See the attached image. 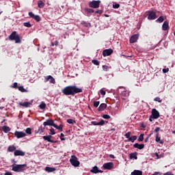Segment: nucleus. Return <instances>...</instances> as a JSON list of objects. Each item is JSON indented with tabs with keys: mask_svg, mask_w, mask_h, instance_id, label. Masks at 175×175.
<instances>
[{
	"mask_svg": "<svg viewBox=\"0 0 175 175\" xmlns=\"http://www.w3.org/2000/svg\"><path fill=\"white\" fill-rule=\"evenodd\" d=\"M62 94L66 96H75L76 94H81L83 92V89L77 87L76 85H68L62 90Z\"/></svg>",
	"mask_w": 175,
	"mask_h": 175,
	"instance_id": "nucleus-1",
	"label": "nucleus"
},
{
	"mask_svg": "<svg viewBox=\"0 0 175 175\" xmlns=\"http://www.w3.org/2000/svg\"><path fill=\"white\" fill-rule=\"evenodd\" d=\"M8 40L10 41L14 40L15 43H21V38H20V35H18L16 31H14L11 33V34L8 36Z\"/></svg>",
	"mask_w": 175,
	"mask_h": 175,
	"instance_id": "nucleus-2",
	"label": "nucleus"
},
{
	"mask_svg": "<svg viewBox=\"0 0 175 175\" xmlns=\"http://www.w3.org/2000/svg\"><path fill=\"white\" fill-rule=\"evenodd\" d=\"M25 167H27V164H22V165H17V164H13L12 165V169L13 172H24L25 170Z\"/></svg>",
	"mask_w": 175,
	"mask_h": 175,
	"instance_id": "nucleus-3",
	"label": "nucleus"
},
{
	"mask_svg": "<svg viewBox=\"0 0 175 175\" xmlns=\"http://www.w3.org/2000/svg\"><path fill=\"white\" fill-rule=\"evenodd\" d=\"M70 162L75 167H79L80 166V161H79L77 157L75 155H72L70 159Z\"/></svg>",
	"mask_w": 175,
	"mask_h": 175,
	"instance_id": "nucleus-4",
	"label": "nucleus"
},
{
	"mask_svg": "<svg viewBox=\"0 0 175 175\" xmlns=\"http://www.w3.org/2000/svg\"><path fill=\"white\" fill-rule=\"evenodd\" d=\"M100 0L95 1L93 0L89 2V6L92 9H98L100 5Z\"/></svg>",
	"mask_w": 175,
	"mask_h": 175,
	"instance_id": "nucleus-5",
	"label": "nucleus"
},
{
	"mask_svg": "<svg viewBox=\"0 0 175 175\" xmlns=\"http://www.w3.org/2000/svg\"><path fill=\"white\" fill-rule=\"evenodd\" d=\"M103 167H104L105 170H111V169L114 167V163H113V162L105 163L103 164Z\"/></svg>",
	"mask_w": 175,
	"mask_h": 175,
	"instance_id": "nucleus-6",
	"label": "nucleus"
},
{
	"mask_svg": "<svg viewBox=\"0 0 175 175\" xmlns=\"http://www.w3.org/2000/svg\"><path fill=\"white\" fill-rule=\"evenodd\" d=\"M148 20H155L157 18V13L154 11L148 12Z\"/></svg>",
	"mask_w": 175,
	"mask_h": 175,
	"instance_id": "nucleus-7",
	"label": "nucleus"
},
{
	"mask_svg": "<svg viewBox=\"0 0 175 175\" xmlns=\"http://www.w3.org/2000/svg\"><path fill=\"white\" fill-rule=\"evenodd\" d=\"M55 124V123H54V120L52 119H48V120H46V122H44V123H43L44 128H46V126H54Z\"/></svg>",
	"mask_w": 175,
	"mask_h": 175,
	"instance_id": "nucleus-8",
	"label": "nucleus"
},
{
	"mask_svg": "<svg viewBox=\"0 0 175 175\" xmlns=\"http://www.w3.org/2000/svg\"><path fill=\"white\" fill-rule=\"evenodd\" d=\"M151 116L154 120H157V118H159V111L157 109H152Z\"/></svg>",
	"mask_w": 175,
	"mask_h": 175,
	"instance_id": "nucleus-9",
	"label": "nucleus"
},
{
	"mask_svg": "<svg viewBox=\"0 0 175 175\" xmlns=\"http://www.w3.org/2000/svg\"><path fill=\"white\" fill-rule=\"evenodd\" d=\"M14 136H16L17 139H21V137H25L27 134L23 131H15Z\"/></svg>",
	"mask_w": 175,
	"mask_h": 175,
	"instance_id": "nucleus-10",
	"label": "nucleus"
},
{
	"mask_svg": "<svg viewBox=\"0 0 175 175\" xmlns=\"http://www.w3.org/2000/svg\"><path fill=\"white\" fill-rule=\"evenodd\" d=\"M112 54H113V49H105L103 51V57H109V55H111Z\"/></svg>",
	"mask_w": 175,
	"mask_h": 175,
	"instance_id": "nucleus-11",
	"label": "nucleus"
},
{
	"mask_svg": "<svg viewBox=\"0 0 175 175\" xmlns=\"http://www.w3.org/2000/svg\"><path fill=\"white\" fill-rule=\"evenodd\" d=\"M139 39V34H134L130 38V43H136Z\"/></svg>",
	"mask_w": 175,
	"mask_h": 175,
	"instance_id": "nucleus-12",
	"label": "nucleus"
},
{
	"mask_svg": "<svg viewBox=\"0 0 175 175\" xmlns=\"http://www.w3.org/2000/svg\"><path fill=\"white\" fill-rule=\"evenodd\" d=\"M91 173H94V174H96L98 173H103V170H99L98 166L95 165L92 167V169L90 170Z\"/></svg>",
	"mask_w": 175,
	"mask_h": 175,
	"instance_id": "nucleus-13",
	"label": "nucleus"
},
{
	"mask_svg": "<svg viewBox=\"0 0 175 175\" xmlns=\"http://www.w3.org/2000/svg\"><path fill=\"white\" fill-rule=\"evenodd\" d=\"M49 80H50V83H51L52 84H55V79H54L53 77V76L51 75H49V76H46L45 77V83H47V81H49Z\"/></svg>",
	"mask_w": 175,
	"mask_h": 175,
	"instance_id": "nucleus-14",
	"label": "nucleus"
},
{
	"mask_svg": "<svg viewBox=\"0 0 175 175\" xmlns=\"http://www.w3.org/2000/svg\"><path fill=\"white\" fill-rule=\"evenodd\" d=\"M14 157H24V155H25V152L20 150H15L14 152Z\"/></svg>",
	"mask_w": 175,
	"mask_h": 175,
	"instance_id": "nucleus-15",
	"label": "nucleus"
},
{
	"mask_svg": "<svg viewBox=\"0 0 175 175\" xmlns=\"http://www.w3.org/2000/svg\"><path fill=\"white\" fill-rule=\"evenodd\" d=\"M85 13L87 14V16L88 17H90V16H91L92 13H95V10H94V9H92V8H85Z\"/></svg>",
	"mask_w": 175,
	"mask_h": 175,
	"instance_id": "nucleus-16",
	"label": "nucleus"
},
{
	"mask_svg": "<svg viewBox=\"0 0 175 175\" xmlns=\"http://www.w3.org/2000/svg\"><path fill=\"white\" fill-rule=\"evenodd\" d=\"M91 124H92V125H94V126L98 125L100 126H103V125H105V120H103V119H102L99 122L92 121V122H91Z\"/></svg>",
	"mask_w": 175,
	"mask_h": 175,
	"instance_id": "nucleus-17",
	"label": "nucleus"
},
{
	"mask_svg": "<svg viewBox=\"0 0 175 175\" xmlns=\"http://www.w3.org/2000/svg\"><path fill=\"white\" fill-rule=\"evenodd\" d=\"M121 96L123 100H126V98L129 96V93L126 91H123L121 94Z\"/></svg>",
	"mask_w": 175,
	"mask_h": 175,
	"instance_id": "nucleus-18",
	"label": "nucleus"
},
{
	"mask_svg": "<svg viewBox=\"0 0 175 175\" xmlns=\"http://www.w3.org/2000/svg\"><path fill=\"white\" fill-rule=\"evenodd\" d=\"M163 31H169V22L165 21L162 25Z\"/></svg>",
	"mask_w": 175,
	"mask_h": 175,
	"instance_id": "nucleus-19",
	"label": "nucleus"
},
{
	"mask_svg": "<svg viewBox=\"0 0 175 175\" xmlns=\"http://www.w3.org/2000/svg\"><path fill=\"white\" fill-rule=\"evenodd\" d=\"M45 129H46V127H44H44L42 126H40L38 128V131H36V130L35 131V133H39L40 135H42V133H43V132H44Z\"/></svg>",
	"mask_w": 175,
	"mask_h": 175,
	"instance_id": "nucleus-20",
	"label": "nucleus"
},
{
	"mask_svg": "<svg viewBox=\"0 0 175 175\" xmlns=\"http://www.w3.org/2000/svg\"><path fill=\"white\" fill-rule=\"evenodd\" d=\"M133 147L134 148H138V150H143L144 148V144H139L138 143H135Z\"/></svg>",
	"mask_w": 175,
	"mask_h": 175,
	"instance_id": "nucleus-21",
	"label": "nucleus"
},
{
	"mask_svg": "<svg viewBox=\"0 0 175 175\" xmlns=\"http://www.w3.org/2000/svg\"><path fill=\"white\" fill-rule=\"evenodd\" d=\"M51 137H53L52 135L42 136V138L44 139V140H47L49 143H54V141L51 139Z\"/></svg>",
	"mask_w": 175,
	"mask_h": 175,
	"instance_id": "nucleus-22",
	"label": "nucleus"
},
{
	"mask_svg": "<svg viewBox=\"0 0 175 175\" xmlns=\"http://www.w3.org/2000/svg\"><path fill=\"white\" fill-rule=\"evenodd\" d=\"M31 105H32V103H29V102L19 103V105L23 106V107H29Z\"/></svg>",
	"mask_w": 175,
	"mask_h": 175,
	"instance_id": "nucleus-23",
	"label": "nucleus"
},
{
	"mask_svg": "<svg viewBox=\"0 0 175 175\" xmlns=\"http://www.w3.org/2000/svg\"><path fill=\"white\" fill-rule=\"evenodd\" d=\"M106 107H107V105H106L105 103H102L98 107V111H103V110H105Z\"/></svg>",
	"mask_w": 175,
	"mask_h": 175,
	"instance_id": "nucleus-24",
	"label": "nucleus"
},
{
	"mask_svg": "<svg viewBox=\"0 0 175 175\" xmlns=\"http://www.w3.org/2000/svg\"><path fill=\"white\" fill-rule=\"evenodd\" d=\"M156 142L157 143H159L160 144H163V140L161 139V137H159V133H157L156 135Z\"/></svg>",
	"mask_w": 175,
	"mask_h": 175,
	"instance_id": "nucleus-25",
	"label": "nucleus"
},
{
	"mask_svg": "<svg viewBox=\"0 0 175 175\" xmlns=\"http://www.w3.org/2000/svg\"><path fill=\"white\" fill-rule=\"evenodd\" d=\"M129 159H137V152H132L129 155Z\"/></svg>",
	"mask_w": 175,
	"mask_h": 175,
	"instance_id": "nucleus-26",
	"label": "nucleus"
},
{
	"mask_svg": "<svg viewBox=\"0 0 175 175\" xmlns=\"http://www.w3.org/2000/svg\"><path fill=\"white\" fill-rule=\"evenodd\" d=\"M135 140H137V136L133 135L129 137L126 142H131V143H135Z\"/></svg>",
	"mask_w": 175,
	"mask_h": 175,
	"instance_id": "nucleus-27",
	"label": "nucleus"
},
{
	"mask_svg": "<svg viewBox=\"0 0 175 175\" xmlns=\"http://www.w3.org/2000/svg\"><path fill=\"white\" fill-rule=\"evenodd\" d=\"M45 171L48 172V173H52L53 172H55V167H46Z\"/></svg>",
	"mask_w": 175,
	"mask_h": 175,
	"instance_id": "nucleus-28",
	"label": "nucleus"
},
{
	"mask_svg": "<svg viewBox=\"0 0 175 175\" xmlns=\"http://www.w3.org/2000/svg\"><path fill=\"white\" fill-rule=\"evenodd\" d=\"M53 128H55L58 131H60V132H62V131H64L63 129H62V128H64V125H62V124H60L59 126H58V125L55 124L54 126H53Z\"/></svg>",
	"mask_w": 175,
	"mask_h": 175,
	"instance_id": "nucleus-29",
	"label": "nucleus"
},
{
	"mask_svg": "<svg viewBox=\"0 0 175 175\" xmlns=\"http://www.w3.org/2000/svg\"><path fill=\"white\" fill-rule=\"evenodd\" d=\"M8 152H13V151H16V146H14V145L8 146Z\"/></svg>",
	"mask_w": 175,
	"mask_h": 175,
	"instance_id": "nucleus-30",
	"label": "nucleus"
},
{
	"mask_svg": "<svg viewBox=\"0 0 175 175\" xmlns=\"http://www.w3.org/2000/svg\"><path fill=\"white\" fill-rule=\"evenodd\" d=\"M2 131H4L5 133H8L10 131V128L9 126H4L2 127Z\"/></svg>",
	"mask_w": 175,
	"mask_h": 175,
	"instance_id": "nucleus-31",
	"label": "nucleus"
},
{
	"mask_svg": "<svg viewBox=\"0 0 175 175\" xmlns=\"http://www.w3.org/2000/svg\"><path fill=\"white\" fill-rule=\"evenodd\" d=\"M81 25L86 27V28H90V27H91V23L85 21H82Z\"/></svg>",
	"mask_w": 175,
	"mask_h": 175,
	"instance_id": "nucleus-32",
	"label": "nucleus"
},
{
	"mask_svg": "<svg viewBox=\"0 0 175 175\" xmlns=\"http://www.w3.org/2000/svg\"><path fill=\"white\" fill-rule=\"evenodd\" d=\"M38 6L42 9V8H44V3L42 1H39L38 3Z\"/></svg>",
	"mask_w": 175,
	"mask_h": 175,
	"instance_id": "nucleus-33",
	"label": "nucleus"
},
{
	"mask_svg": "<svg viewBox=\"0 0 175 175\" xmlns=\"http://www.w3.org/2000/svg\"><path fill=\"white\" fill-rule=\"evenodd\" d=\"M40 109H41V110H44V109H46V103H44V102H42V103L39 105Z\"/></svg>",
	"mask_w": 175,
	"mask_h": 175,
	"instance_id": "nucleus-34",
	"label": "nucleus"
},
{
	"mask_svg": "<svg viewBox=\"0 0 175 175\" xmlns=\"http://www.w3.org/2000/svg\"><path fill=\"white\" fill-rule=\"evenodd\" d=\"M18 90L21 91V92H27V90L24 88V86H18Z\"/></svg>",
	"mask_w": 175,
	"mask_h": 175,
	"instance_id": "nucleus-35",
	"label": "nucleus"
},
{
	"mask_svg": "<svg viewBox=\"0 0 175 175\" xmlns=\"http://www.w3.org/2000/svg\"><path fill=\"white\" fill-rule=\"evenodd\" d=\"M165 21V18H163V16H159L158 19L156 20V23H163Z\"/></svg>",
	"mask_w": 175,
	"mask_h": 175,
	"instance_id": "nucleus-36",
	"label": "nucleus"
},
{
	"mask_svg": "<svg viewBox=\"0 0 175 175\" xmlns=\"http://www.w3.org/2000/svg\"><path fill=\"white\" fill-rule=\"evenodd\" d=\"M23 25L24 27H27V28H31V27H32V25H31L30 22L23 23Z\"/></svg>",
	"mask_w": 175,
	"mask_h": 175,
	"instance_id": "nucleus-37",
	"label": "nucleus"
},
{
	"mask_svg": "<svg viewBox=\"0 0 175 175\" xmlns=\"http://www.w3.org/2000/svg\"><path fill=\"white\" fill-rule=\"evenodd\" d=\"M18 83H17V82H14L13 85H11V88H14V90H18Z\"/></svg>",
	"mask_w": 175,
	"mask_h": 175,
	"instance_id": "nucleus-38",
	"label": "nucleus"
},
{
	"mask_svg": "<svg viewBox=\"0 0 175 175\" xmlns=\"http://www.w3.org/2000/svg\"><path fill=\"white\" fill-rule=\"evenodd\" d=\"M25 133H27V135H31L32 134V129H31V128H27L25 129Z\"/></svg>",
	"mask_w": 175,
	"mask_h": 175,
	"instance_id": "nucleus-39",
	"label": "nucleus"
},
{
	"mask_svg": "<svg viewBox=\"0 0 175 175\" xmlns=\"http://www.w3.org/2000/svg\"><path fill=\"white\" fill-rule=\"evenodd\" d=\"M143 140H144V134H140L138 142H143Z\"/></svg>",
	"mask_w": 175,
	"mask_h": 175,
	"instance_id": "nucleus-40",
	"label": "nucleus"
},
{
	"mask_svg": "<svg viewBox=\"0 0 175 175\" xmlns=\"http://www.w3.org/2000/svg\"><path fill=\"white\" fill-rule=\"evenodd\" d=\"M37 23H39L40 21V16L39 15H35V16L33 18Z\"/></svg>",
	"mask_w": 175,
	"mask_h": 175,
	"instance_id": "nucleus-41",
	"label": "nucleus"
},
{
	"mask_svg": "<svg viewBox=\"0 0 175 175\" xmlns=\"http://www.w3.org/2000/svg\"><path fill=\"white\" fill-rule=\"evenodd\" d=\"M92 62L94 64V65H96V66H99V61L98 59H93Z\"/></svg>",
	"mask_w": 175,
	"mask_h": 175,
	"instance_id": "nucleus-42",
	"label": "nucleus"
},
{
	"mask_svg": "<svg viewBox=\"0 0 175 175\" xmlns=\"http://www.w3.org/2000/svg\"><path fill=\"white\" fill-rule=\"evenodd\" d=\"M68 124H76V120H73V119H68Z\"/></svg>",
	"mask_w": 175,
	"mask_h": 175,
	"instance_id": "nucleus-43",
	"label": "nucleus"
},
{
	"mask_svg": "<svg viewBox=\"0 0 175 175\" xmlns=\"http://www.w3.org/2000/svg\"><path fill=\"white\" fill-rule=\"evenodd\" d=\"M154 102H159V103H161L162 102V99H161V98L159 97H156L154 99Z\"/></svg>",
	"mask_w": 175,
	"mask_h": 175,
	"instance_id": "nucleus-44",
	"label": "nucleus"
},
{
	"mask_svg": "<svg viewBox=\"0 0 175 175\" xmlns=\"http://www.w3.org/2000/svg\"><path fill=\"white\" fill-rule=\"evenodd\" d=\"M113 9H118L120 8V4L119 3H113Z\"/></svg>",
	"mask_w": 175,
	"mask_h": 175,
	"instance_id": "nucleus-45",
	"label": "nucleus"
},
{
	"mask_svg": "<svg viewBox=\"0 0 175 175\" xmlns=\"http://www.w3.org/2000/svg\"><path fill=\"white\" fill-rule=\"evenodd\" d=\"M51 135H55V131L53 128L49 129Z\"/></svg>",
	"mask_w": 175,
	"mask_h": 175,
	"instance_id": "nucleus-46",
	"label": "nucleus"
},
{
	"mask_svg": "<svg viewBox=\"0 0 175 175\" xmlns=\"http://www.w3.org/2000/svg\"><path fill=\"white\" fill-rule=\"evenodd\" d=\"M99 103H100V102H99V101H94V107H98V106H99Z\"/></svg>",
	"mask_w": 175,
	"mask_h": 175,
	"instance_id": "nucleus-47",
	"label": "nucleus"
},
{
	"mask_svg": "<svg viewBox=\"0 0 175 175\" xmlns=\"http://www.w3.org/2000/svg\"><path fill=\"white\" fill-rule=\"evenodd\" d=\"M103 70H105V72H107V70H109V66H103Z\"/></svg>",
	"mask_w": 175,
	"mask_h": 175,
	"instance_id": "nucleus-48",
	"label": "nucleus"
},
{
	"mask_svg": "<svg viewBox=\"0 0 175 175\" xmlns=\"http://www.w3.org/2000/svg\"><path fill=\"white\" fill-rule=\"evenodd\" d=\"M29 17H31V18H33L36 15L33 14V12H29Z\"/></svg>",
	"mask_w": 175,
	"mask_h": 175,
	"instance_id": "nucleus-49",
	"label": "nucleus"
},
{
	"mask_svg": "<svg viewBox=\"0 0 175 175\" xmlns=\"http://www.w3.org/2000/svg\"><path fill=\"white\" fill-rule=\"evenodd\" d=\"M94 13H96V14H102V13H103V11L101 10H98L94 12Z\"/></svg>",
	"mask_w": 175,
	"mask_h": 175,
	"instance_id": "nucleus-50",
	"label": "nucleus"
},
{
	"mask_svg": "<svg viewBox=\"0 0 175 175\" xmlns=\"http://www.w3.org/2000/svg\"><path fill=\"white\" fill-rule=\"evenodd\" d=\"M124 136L126 139H129L131 137V132L126 133Z\"/></svg>",
	"mask_w": 175,
	"mask_h": 175,
	"instance_id": "nucleus-51",
	"label": "nucleus"
},
{
	"mask_svg": "<svg viewBox=\"0 0 175 175\" xmlns=\"http://www.w3.org/2000/svg\"><path fill=\"white\" fill-rule=\"evenodd\" d=\"M103 118H105V120L110 119V116L109 115H103Z\"/></svg>",
	"mask_w": 175,
	"mask_h": 175,
	"instance_id": "nucleus-52",
	"label": "nucleus"
},
{
	"mask_svg": "<svg viewBox=\"0 0 175 175\" xmlns=\"http://www.w3.org/2000/svg\"><path fill=\"white\" fill-rule=\"evenodd\" d=\"M167 72H169V68L163 69V72L167 73Z\"/></svg>",
	"mask_w": 175,
	"mask_h": 175,
	"instance_id": "nucleus-53",
	"label": "nucleus"
},
{
	"mask_svg": "<svg viewBox=\"0 0 175 175\" xmlns=\"http://www.w3.org/2000/svg\"><path fill=\"white\" fill-rule=\"evenodd\" d=\"M100 94H101V95L105 96V95H106V92L103 90H100Z\"/></svg>",
	"mask_w": 175,
	"mask_h": 175,
	"instance_id": "nucleus-54",
	"label": "nucleus"
},
{
	"mask_svg": "<svg viewBox=\"0 0 175 175\" xmlns=\"http://www.w3.org/2000/svg\"><path fill=\"white\" fill-rule=\"evenodd\" d=\"M159 131H161V128H160V127H157V128L154 129V132H159Z\"/></svg>",
	"mask_w": 175,
	"mask_h": 175,
	"instance_id": "nucleus-55",
	"label": "nucleus"
},
{
	"mask_svg": "<svg viewBox=\"0 0 175 175\" xmlns=\"http://www.w3.org/2000/svg\"><path fill=\"white\" fill-rule=\"evenodd\" d=\"M165 175H174L173 173H172L171 172H167L166 173L164 174Z\"/></svg>",
	"mask_w": 175,
	"mask_h": 175,
	"instance_id": "nucleus-56",
	"label": "nucleus"
},
{
	"mask_svg": "<svg viewBox=\"0 0 175 175\" xmlns=\"http://www.w3.org/2000/svg\"><path fill=\"white\" fill-rule=\"evenodd\" d=\"M152 120H154V118L150 115L149 118V121H150V122H152Z\"/></svg>",
	"mask_w": 175,
	"mask_h": 175,
	"instance_id": "nucleus-57",
	"label": "nucleus"
},
{
	"mask_svg": "<svg viewBox=\"0 0 175 175\" xmlns=\"http://www.w3.org/2000/svg\"><path fill=\"white\" fill-rule=\"evenodd\" d=\"M4 175H12V172H7L5 173Z\"/></svg>",
	"mask_w": 175,
	"mask_h": 175,
	"instance_id": "nucleus-58",
	"label": "nucleus"
},
{
	"mask_svg": "<svg viewBox=\"0 0 175 175\" xmlns=\"http://www.w3.org/2000/svg\"><path fill=\"white\" fill-rule=\"evenodd\" d=\"M53 43L55 44V46H58L59 42L57 40L55 41Z\"/></svg>",
	"mask_w": 175,
	"mask_h": 175,
	"instance_id": "nucleus-59",
	"label": "nucleus"
},
{
	"mask_svg": "<svg viewBox=\"0 0 175 175\" xmlns=\"http://www.w3.org/2000/svg\"><path fill=\"white\" fill-rule=\"evenodd\" d=\"M109 158H111V159H114L116 158L113 154H109Z\"/></svg>",
	"mask_w": 175,
	"mask_h": 175,
	"instance_id": "nucleus-60",
	"label": "nucleus"
},
{
	"mask_svg": "<svg viewBox=\"0 0 175 175\" xmlns=\"http://www.w3.org/2000/svg\"><path fill=\"white\" fill-rule=\"evenodd\" d=\"M148 139H150L148 137H147L145 139V143H147V142H148Z\"/></svg>",
	"mask_w": 175,
	"mask_h": 175,
	"instance_id": "nucleus-61",
	"label": "nucleus"
},
{
	"mask_svg": "<svg viewBox=\"0 0 175 175\" xmlns=\"http://www.w3.org/2000/svg\"><path fill=\"white\" fill-rule=\"evenodd\" d=\"M60 139H61L62 141L66 140L65 137H60Z\"/></svg>",
	"mask_w": 175,
	"mask_h": 175,
	"instance_id": "nucleus-62",
	"label": "nucleus"
},
{
	"mask_svg": "<svg viewBox=\"0 0 175 175\" xmlns=\"http://www.w3.org/2000/svg\"><path fill=\"white\" fill-rule=\"evenodd\" d=\"M64 136H65V135H64V133L60 134V137H64Z\"/></svg>",
	"mask_w": 175,
	"mask_h": 175,
	"instance_id": "nucleus-63",
	"label": "nucleus"
},
{
	"mask_svg": "<svg viewBox=\"0 0 175 175\" xmlns=\"http://www.w3.org/2000/svg\"><path fill=\"white\" fill-rule=\"evenodd\" d=\"M104 16H105V17H109V14H104Z\"/></svg>",
	"mask_w": 175,
	"mask_h": 175,
	"instance_id": "nucleus-64",
	"label": "nucleus"
}]
</instances>
